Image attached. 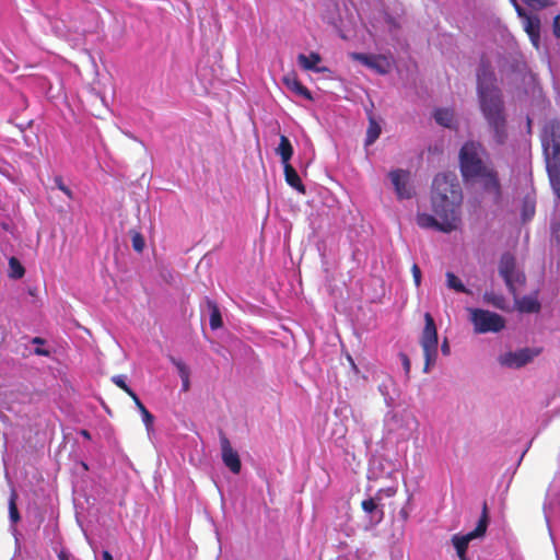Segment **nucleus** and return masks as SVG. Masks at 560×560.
<instances>
[{
	"label": "nucleus",
	"mask_w": 560,
	"mask_h": 560,
	"mask_svg": "<svg viewBox=\"0 0 560 560\" xmlns=\"http://www.w3.org/2000/svg\"><path fill=\"white\" fill-rule=\"evenodd\" d=\"M459 171L464 182L477 183L492 203L499 206L503 191L499 173L489 159V153L481 142L466 141L458 153Z\"/></svg>",
	"instance_id": "1"
},
{
	"label": "nucleus",
	"mask_w": 560,
	"mask_h": 560,
	"mask_svg": "<svg viewBox=\"0 0 560 560\" xmlns=\"http://www.w3.org/2000/svg\"><path fill=\"white\" fill-rule=\"evenodd\" d=\"M477 80L481 113L493 132L494 141L503 144L508 139L506 118L502 94L495 85L494 73L483 67L479 70Z\"/></svg>",
	"instance_id": "2"
},
{
	"label": "nucleus",
	"mask_w": 560,
	"mask_h": 560,
	"mask_svg": "<svg viewBox=\"0 0 560 560\" xmlns=\"http://www.w3.org/2000/svg\"><path fill=\"white\" fill-rule=\"evenodd\" d=\"M463 190L455 174L440 173L432 182L431 208L435 215H443L462 224Z\"/></svg>",
	"instance_id": "3"
},
{
	"label": "nucleus",
	"mask_w": 560,
	"mask_h": 560,
	"mask_svg": "<svg viewBox=\"0 0 560 560\" xmlns=\"http://www.w3.org/2000/svg\"><path fill=\"white\" fill-rule=\"evenodd\" d=\"M541 145L546 159V168L550 186L560 200V122L557 120L548 121L541 133Z\"/></svg>",
	"instance_id": "4"
},
{
	"label": "nucleus",
	"mask_w": 560,
	"mask_h": 560,
	"mask_svg": "<svg viewBox=\"0 0 560 560\" xmlns=\"http://www.w3.org/2000/svg\"><path fill=\"white\" fill-rule=\"evenodd\" d=\"M420 345L424 355L423 371L428 372L435 364L438 358V329L430 313L424 314V328L421 332Z\"/></svg>",
	"instance_id": "5"
},
{
	"label": "nucleus",
	"mask_w": 560,
	"mask_h": 560,
	"mask_svg": "<svg viewBox=\"0 0 560 560\" xmlns=\"http://www.w3.org/2000/svg\"><path fill=\"white\" fill-rule=\"evenodd\" d=\"M488 524H489V510H488V504L485 501L482 503L481 515L479 517L476 528L474 530L467 533L466 535H462V536L454 535L452 537L453 546L455 547L457 556L460 560H467L466 551H467L469 542L472 539L485 536L487 528H488Z\"/></svg>",
	"instance_id": "6"
},
{
	"label": "nucleus",
	"mask_w": 560,
	"mask_h": 560,
	"mask_svg": "<svg viewBox=\"0 0 560 560\" xmlns=\"http://www.w3.org/2000/svg\"><path fill=\"white\" fill-rule=\"evenodd\" d=\"M471 322L477 334L499 332L505 327L501 315L480 308L471 311Z\"/></svg>",
	"instance_id": "7"
},
{
	"label": "nucleus",
	"mask_w": 560,
	"mask_h": 560,
	"mask_svg": "<svg viewBox=\"0 0 560 560\" xmlns=\"http://www.w3.org/2000/svg\"><path fill=\"white\" fill-rule=\"evenodd\" d=\"M542 348H522L517 351H509L499 357V363L510 369H521L530 363L536 357L541 354Z\"/></svg>",
	"instance_id": "8"
},
{
	"label": "nucleus",
	"mask_w": 560,
	"mask_h": 560,
	"mask_svg": "<svg viewBox=\"0 0 560 560\" xmlns=\"http://www.w3.org/2000/svg\"><path fill=\"white\" fill-rule=\"evenodd\" d=\"M499 272L510 291L514 292L515 283L523 284L525 276L516 271L515 257L511 253H504L500 258Z\"/></svg>",
	"instance_id": "9"
},
{
	"label": "nucleus",
	"mask_w": 560,
	"mask_h": 560,
	"mask_svg": "<svg viewBox=\"0 0 560 560\" xmlns=\"http://www.w3.org/2000/svg\"><path fill=\"white\" fill-rule=\"evenodd\" d=\"M439 220L429 213H418L417 224L422 229H434L443 233H451L459 229L454 220L444 218L443 215H436Z\"/></svg>",
	"instance_id": "10"
},
{
	"label": "nucleus",
	"mask_w": 560,
	"mask_h": 560,
	"mask_svg": "<svg viewBox=\"0 0 560 560\" xmlns=\"http://www.w3.org/2000/svg\"><path fill=\"white\" fill-rule=\"evenodd\" d=\"M389 177L399 199H410L413 196L410 172L400 168L394 170L389 173Z\"/></svg>",
	"instance_id": "11"
},
{
	"label": "nucleus",
	"mask_w": 560,
	"mask_h": 560,
	"mask_svg": "<svg viewBox=\"0 0 560 560\" xmlns=\"http://www.w3.org/2000/svg\"><path fill=\"white\" fill-rule=\"evenodd\" d=\"M220 446L221 455L224 465L233 472L240 474L242 469V463L238 453L233 450L230 440L223 432H220Z\"/></svg>",
	"instance_id": "12"
},
{
	"label": "nucleus",
	"mask_w": 560,
	"mask_h": 560,
	"mask_svg": "<svg viewBox=\"0 0 560 560\" xmlns=\"http://www.w3.org/2000/svg\"><path fill=\"white\" fill-rule=\"evenodd\" d=\"M350 57L351 59L361 62L368 68L375 70L380 74H385L388 72L389 63L384 56L351 52Z\"/></svg>",
	"instance_id": "13"
},
{
	"label": "nucleus",
	"mask_w": 560,
	"mask_h": 560,
	"mask_svg": "<svg viewBox=\"0 0 560 560\" xmlns=\"http://www.w3.org/2000/svg\"><path fill=\"white\" fill-rule=\"evenodd\" d=\"M382 498L380 493H376L375 497L365 499L361 502L362 510L371 515V522L374 524H378L384 518V511L381 504Z\"/></svg>",
	"instance_id": "14"
},
{
	"label": "nucleus",
	"mask_w": 560,
	"mask_h": 560,
	"mask_svg": "<svg viewBox=\"0 0 560 560\" xmlns=\"http://www.w3.org/2000/svg\"><path fill=\"white\" fill-rule=\"evenodd\" d=\"M282 165H283L284 178H285L287 184L289 186H291L292 188H294L300 194L305 195L306 188H305L304 184L302 183L295 168L290 163L282 164Z\"/></svg>",
	"instance_id": "15"
},
{
	"label": "nucleus",
	"mask_w": 560,
	"mask_h": 560,
	"mask_svg": "<svg viewBox=\"0 0 560 560\" xmlns=\"http://www.w3.org/2000/svg\"><path fill=\"white\" fill-rule=\"evenodd\" d=\"M283 83L289 90L296 93L298 95L303 96L310 101L313 100L311 91L298 79L295 74L284 77Z\"/></svg>",
	"instance_id": "16"
},
{
	"label": "nucleus",
	"mask_w": 560,
	"mask_h": 560,
	"mask_svg": "<svg viewBox=\"0 0 560 560\" xmlns=\"http://www.w3.org/2000/svg\"><path fill=\"white\" fill-rule=\"evenodd\" d=\"M299 65L305 70H313L315 72H323L325 68H317L316 66L322 61L318 52H311L308 56L300 54L298 56Z\"/></svg>",
	"instance_id": "17"
},
{
	"label": "nucleus",
	"mask_w": 560,
	"mask_h": 560,
	"mask_svg": "<svg viewBox=\"0 0 560 560\" xmlns=\"http://www.w3.org/2000/svg\"><path fill=\"white\" fill-rule=\"evenodd\" d=\"M171 362L177 369L178 375H179V377L182 380V389H183V392L189 390V387H190V381H189L190 371H189V368L182 360L176 359L174 357L171 358Z\"/></svg>",
	"instance_id": "18"
},
{
	"label": "nucleus",
	"mask_w": 560,
	"mask_h": 560,
	"mask_svg": "<svg viewBox=\"0 0 560 560\" xmlns=\"http://www.w3.org/2000/svg\"><path fill=\"white\" fill-rule=\"evenodd\" d=\"M276 152L280 155L282 164L290 163V160L293 155V147L287 136H280V142L276 149Z\"/></svg>",
	"instance_id": "19"
},
{
	"label": "nucleus",
	"mask_w": 560,
	"mask_h": 560,
	"mask_svg": "<svg viewBox=\"0 0 560 560\" xmlns=\"http://www.w3.org/2000/svg\"><path fill=\"white\" fill-rule=\"evenodd\" d=\"M541 308V305L537 298L534 296H523L517 301V310L523 313H538Z\"/></svg>",
	"instance_id": "20"
},
{
	"label": "nucleus",
	"mask_w": 560,
	"mask_h": 560,
	"mask_svg": "<svg viewBox=\"0 0 560 560\" xmlns=\"http://www.w3.org/2000/svg\"><path fill=\"white\" fill-rule=\"evenodd\" d=\"M435 121L446 128H452L454 124V112L448 108H438L434 110Z\"/></svg>",
	"instance_id": "21"
},
{
	"label": "nucleus",
	"mask_w": 560,
	"mask_h": 560,
	"mask_svg": "<svg viewBox=\"0 0 560 560\" xmlns=\"http://www.w3.org/2000/svg\"><path fill=\"white\" fill-rule=\"evenodd\" d=\"M207 305L210 310V327L212 330H217L223 326L220 308L218 304L210 299L207 300Z\"/></svg>",
	"instance_id": "22"
},
{
	"label": "nucleus",
	"mask_w": 560,
	"mask_h": 560,
	"mask_svg": "<svg viewBox=\"0 0 560 560\" xmlns=\"http://www.w3.org/2000/svg\"><path fill=\"white\" fill-rule=\"evenodd\" d=\"M18 492L14 488H12L9 497V517L13 524L19 523L21 520V515L18 510Z\"/></svg>",
	"instance_id": "23"
},
{
	"label": "nucleus",
	"mask_w": 560,
	"mask_h": 560,
	"mask_svg": "<svg viewBox=\"0 0 560 560\" xmlns=\"http://www.w3.org/2000/svg\"><path fill=\"white\" fill-rule=\"evenodd\" d=\"M525 20H526L525 31L529 35L532 40L535 44H537L538 38H539V27H540L539 20L533 19L530 16H526Z\"/></svg>",
	"instance_id": "24"
},
{
	"label": "nucleus",
	"mask_w": 560,
	"mask_h": 560,
	"mask_svg": "<svg viewBox=\"0 0 560 560\" xmlns=\"http://www.w3.org/2000/svg\"><path fill=\"white\" fill-rule=\"evenodd\" d=\"M381 135V126L373 118H370L369 127L366 130L365 145L373 144Z\"/></svg>",
	"instance_id": "25"
},
{
	"label": "nucleus",
	"mask_w": 560,
	"mask_h": 560,
	"mask_svg": "<svg viewBox=\"0 0 560 560\" xmlns=\"http://www.w3.org/2000/svg\"><path fill=\"white\" fill-rule=\"evenodd\" d=\"M137 409L140 411L142 416V420L147 427V429H151L154 422V417L152 413L145 408V406L142 404V401L137 396L135 399H132Z\"/></svg>",
	"instance_id": "26"
},
{
	"label": "nucleus",
	"mask_w": 560,
	"mask_h": 560,
	"mask_svg": "<svg viewBox=\"0 0 560 560\" xmlns=\"http://www.w3.org/2000/svg\"><path fill=\"white\" fill-rule=\"evenodd\" d=\"M447 287L460 293H469L464 283L453 272H446Z\"/></svg>",
	"instance_id": "27"
},
{
	"label": "nucleus",
	"mask_w": 560,
	"mask_h": 560,
	"mask_svg": "<svg viewBox=\"0 0 560 560\" xmlns=\"http://www.w3.org/2000/svg\"><path fill=\"white\" fill-rule=\"evenodd\" d=\"M9 267H10L9 276L13 279H21L25 273L24 267L19 261V259L15 257H11L9 259Z\"/></svg>",
	"instance_id": "28"
},
{
	"label": "nucleus",
	"mask_w": 560,
	"mask_h": 560,
	"mask_svg": "<svg viewBox=\"0 0 560 560\" xmlns=\"http://www.w3.org/2000/svg\"><path fill=\"white\" fill-rule=\"evenodd\" d=\"M112 382L122 389L131 399H135L138 395L127 385L124 375H115L112 377Z\"/></svg>",
	"instance_id": "29"
},
{
	"label": "nucleus",
	"mask_w": 560,
	"mask_h": 560,
	"mask_svg": "<svg viewBox=\"0 0 560 560\" xmlns=\"http://www.w3.org/2000/svg\"><path fill=\"white\" fill-rule=\"evenodd\" d=\"M131 244H132V248L136 252L141 253L143 250V248L145 246V242L140 232H136V231L132 232Z\"/></svg>",
	"instance_id": "30"
},
{
	"label": "nucleus",
	"mask_w": 560,
	"mask_h": 560,
	"mask_svg": "<svg viewBox=\"0 0 560 560\" xmlns=\"http://www.w3.org/2000/svg\"><path fill=\"white\" fill-rule=\"evenodd\" d=\"M523 2L534 10H541L553 4L552 0H523Z\"/></svg>",
	"instance_id": "31"
},
{
	"label": "nucleus",
	"mask_w": 560,
	"mask_h": 560,
	"mask_svg": "<svg viewBox=\"0 0 560 560\" xmlns=\"http://www.w3.org/2000/svg\"><path fill=\"white\" fill-rule=\"evenodd\" d=\"M54 182L59 190H61L69 199H73L72 190L65 185L61 176H56Z\"/></svg>",
	"instance_id": "32"
},
{
	"label": "nucleus",
	"mask_w": 560,
	"mask_h": 560,
	"mask_svg": "<svg viewBox=\"0 0 560 560\" xmlns=\"http://www.w3.org/2000/svg\"><path fill=\"white\" fill-rule=\"evenodd\" d=\"M534 213H535L534 203L526 200L523 206V219L529 220L533 218Z\"/></svg>",
	"instance_id": "33"
},
{
	"label": "nucleus",
	"mask_w": 560,
	"mask_h": 560,
	"mask_svg": "<svg viewBox=\"0 0 560 560\" xmlns=\"http://www.w3.org/2000/svg\"><path fill=\"white\" fill-rule=\"evenodd\" d=\"M399 358L401 360V363H402V366L405 370V374L407 377H409V373H410V369H411L410 360H409L408 355L404 352L399 353Z\"/></svg>",
	"instance_id": "34"
},
{
	"label": "nucleus",
	"mask_w": 560,
	"mask_h": 560,
	"mask_svg": "<svg viewBox=\"0 0 560 560\" xmlns=\"http://www.w3.org/2000/svg\"><path fill=\"white\" fill-rule=\"evenodd\" d=\"M411 272L416 287H419L421 283V270L417 264L412 265Z\"/></svg>",
	"instance_id": "35"
},
{
	"label": "nucleus",
	"mask_w": 560,
	"mask_h": 560,
	"mask_svg": "<svg viewBox=\"0 0 560 560\" xmlns=\"http://www.w3.org/2000/svg\"><path fill=\"white\" fill-rule=\"evenodd\" d=\"M486 298H487V301L492 303L494 306L502 307V304L504 302L503 296H498V295L489 296L488 294H486Z\"/></svg>",
	"instance_id": "36"
},
{
	"label": "nucleus",
	"mask_w": 560,
	"mask_h": 560,
	"mask_svg": "<svg viewBox=\"0 0 560 560\" xmlns=\"http://www.w3.org/2000/svg\"><path fill=\"white\" fill-rule=\"evenodd\" d=\"M376 493H380L381 498L383 497H394L396 494V489L393 487L386 488V489H380Z\"/></svg>",
	"instance_id": "37"
},
{
	"label": "nucleus",
	"mask_w": 560,
	"mask_h": 560,
	"mask_svg": "<svg viewBox=\"0 0 560 560\" xmlns=\"http://www.w3.org/2000/svg\"><path fill=\"white\" fill-rule=\"evenodd\" d=\"M552 26L555 36L560 38V14L555 18Z\"/></svg>",
	"instance_id": "38"
},
{
	"label": "nucleus",
	"mask_w": 560,
	"mask_h": 560,
	"mask_svg": "<svg viewBox=\"0 0 560 560\" xmlns=\"http://www.w3.org/2000/svg\"><path fill=\"white\" fill-rule=\"evenodd\" d=\"M34 353L36 355H42V357H50V351L45 349V348H40V347H37L34 349Z\"/></svg>",
	"instance_id": "39"
},
{
	"label": "nucleus",
	"mask_w": 560,
	"mask_h": 560,
	"mask_svg": "<svg viewBox=\"0 0 560 560\" xmlns=\"http://www.w3.org/2000/svg\"><path fill=\"white\" fill-rule=\"evenodd\" d=\"M441 351L444 355H448L450 354V346H448V342L447 340L445 339L441 346Z\"/></svg>",
	"instance_id": "40"
},
{
	"label": "nucleus",
	"mask_w": 560,
	"mask_h": 560,
	"mask_svg": "<svg viewBox=\"0 0 560 560\" xmlns=\"http://www.w3.org/2000/svg\"><path fill=\"white\" fill-rule=\"evenodd\" d=\"M514 9H515V11H516V13H517V15H518V16H522V18H526V16H528V15L525 13V10L520 5V3H518V4H516V5L514 7Z\"/></svg>",
	"instance_id": "41"
},
{
	"label": "nucleus",
	"mask_w": 560,
	"mask_h": 560,
	"mask_svg": "<svg viewBox=\"0 0 560 560\" xmlns=\"http://www.w3.org/2000/svg\"><path fill=\"white\" fill-rule=\"evenodd\" d=\"M33 345H37V347H40L42 345H44L46 341L45 339H43L42 337H34L31 341Z\"/></svg>",
	"instance_id": "42"
},
{
	"label": "nucleus",
	"mask_w": 560,
	"mask_h": 560,
	"mask_svg": "<svg viewBox=\"0 0 560 560\" xmlns=\"http://www.w3.org/2000/svg\"><path fill=\"white\" fill-rule=\"evenodd\" d=\"M399 515L401 517L402 521H407L408 517H409V514L408 512L406 511V509H401L400 512H399Z\"/></svg>",
	"instance_id": "43"
},
{
	"label": "nucleus",
	"mask_w": 560,
	"mask_h": 560,
	"mask_svg": "<svg viewBox=\"0 0 560 560\" xmlns=\"http://www.w3.org/2000/svg\"><path fill=\"white\" fill-rule=\"evenodd\" d=\"M103 560H113V556L108 550H104L102 553Z\"/></svg>",
	"instance_id": "44"
},
{
	"label": "nucleus",
	"mask_w": 560,
	"mask_h": 560,
	"mask_svg": "<svg viewBox=\"0 0 560 560\" xmlns=\"http://www.w3.org/2000/svg\"><path fill=\"white\" fill-rule=\"evenodd\" d=\"M80 434H81L84 439H86V440H90V439H91V434H90V432H89L88 430H84V429H83V430H81V431H80Z\"/></svg>",
	"instance_id": "45"
},
{
	"label": "nucleus",
	"mask_w": 560,
	"mask_h": 560,
	"mask_svg": "<svg viewBox=\"0 0 560 560\" xmlns=\"http://www.w3.org/2000/svg\"><path fill=\"white\" fill-rule=\"evenodd\" d=\"M510 2L513 4V7H515L516 4H518L517 0H510Z\"/></svg>",
	"instance_id": "46"
},
{
	"label": "nucleus",
	"mask_w": 560,
	"mask_h": 560,
	"mask_svg": "<svg viewBox=\"0 0 560 560\" xmlns=\"http://www.w3.org/2000/svg\"><path fill=\"white\" fill-rule=\"evenodd\" d=\"M59 559L60 560H67L66 557L63 555H59Z\"/></svg>",
	"instance_id": "47"
}]
</instances>
